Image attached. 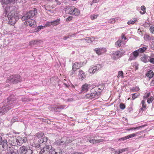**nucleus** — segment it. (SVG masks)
Here are the masks:
<instances>
[{"label":"nucleus","instance_id":"f257e3e1","mask_svg":"<svg viewBox=\"0 0 154 154\" xmlns=\"http://www.w3.org/2000/svg\"><path fill=\"white\" fill-rule=\"evenodd\" d=\"M9 8L11 10V11L9 13L8 15V23L11 25H14L18 20L19 17L17 14L15 13V11L12 10L13 9L12 7H10Z\"/></svg>","mask_w":154,"mask_h":154},{"label":"nucleus","instance_id":"f03ea898","mask_svg":"<svg viewBox=\"0 0 154 154\" xmlns=\"http://www.w3.org/2000/svg\"><path fill=\"white\" fill-rule=\"evenodd\" d=\"M15 100V99L11 98L10 97H9L8 98L7 104L6 105L4 104V106H2V108L0 109V116L3 115L7 112V110H9L14 107V106H13V105L9 106L8 105L13 103Z\"/></svg>","mask_w":154,"mask_h":154},{"label":"nucleus","instance_id":"7ed1b4c3","mask_svg":"<svg viewBox=\"0 0 154 154\" xmlns=\"http://www.w3.org/2000/svg\"><path fill=\"white\" fill-rule=\"evenodd\" d=\"M37 14V9L34 8L33 10L29 11L22 18V20L24 21L33 17H35Z\"/></svg>","mask_w":154,"mask_h":154},{"label":"nucleus","instance_id":"20e7f679","mask_svg":"<svg viewBox=\"0 0 154 154\" xmlns=\"http://www.w3.org/2000/svg\"><path fill=\"white\" fill-rule=\"evenodd\" d=\"M20 76L19 75H14L10 76L7 80L6 82H10L14 84H16L21 81Z\"/></svg>","mask_w":154,"mask_h":154},{"label":"nucleus","instance_id":"39448f33","mask_svg":"<svg viewBox=\"0 0 154 154\" xmlns=\"http://www.w3.org/2000/svg\"><path fill=\"white\" fill-rule=\"evenodd\" d=\"M21 154H33L32 150L29 147H27L25 146L21 147L20 149Z\"/></svg>","mask_w":154,"mask_h":154},{"label":"nucleus","instance_id":"423d86ee","mask_svg":"<svg viewBox=\"0 0 154 154\" xmlns=\"http://www.w3.org/2000/svg\"><path fill=\"white\" fill-rule=\"evenodd\" d=\"M21 143L22 142L19 141L18 139L14 137L10 138L8 140V143L12 146H20Z\"/></svg>","mask_w":154,"mask_h":154},{"label":"nucleus","instance_id":"0eeeda50","mask_svg":"<svg viewBox=\"0 0 154 154\" xmlns=\"http://www.w3.org/2000/svg\"><path fill=\"white\" fill-rule=\"evenodd\" d=\"M71 142L72 140L69 138L66 137H64L62 138L58 142H57V143L58 144L61 145L64 144H68Z\"/></svg>","mask_w":154,"mask_h":154},{"label":"nucleus","instance_id":"6e6552de","mask_svg":"<svg viewBox=\"0 0 154 154\" xmlns=\"http://www.w3.org/2000/svg\"><path fill=\"white\" fill-rule=\"evenodd\" d=\"M52 147L51 146L46 145L41 150L42 154H50Z\"/></svg>","mask_w":154,"mask_h":154},{"label":"nucleus","instance_id":"1a4fd4ad","mask_svg":"<svg viewBox=\"0 0 154 154\" xmlns=\"http://www.w3.org/2000/svg\"><path fill=\"white\" fill-rule=\"evenodd\" d=\"M91 93L90 96H89V95H87L86 97H91V98H98L100 95V91L97 92L95 91H94V89H92L91 91Z\"/></svg>","mask_w":154,"mask_h":154},{"label":"nucleus","instance_id":"9d476101","mask_svg":"<svg viewBox=\"0 0 154 154\" xmlns=\"http://www.w3.org/2000/svg\"><path fill=\"white\" fill-rule=\"evenodd\" d=\"M8 142L6 140H1L0 142V152L5 149L8 147Z\"/></svg>","mask_w":154,"mask_h":154},{"label":"nucleus","instance_id":"9b49d317","mask_svg":"<svg viewBox=\"0 0 154 154\" xmlns=\"http://www.w3.org/2000/svg\"><path fill=\"white\" fill-rule=\"evenodd\" d=\"M123 54V53L121 51H118L112 54V57L114 60H116L121 57Z\"/></svg>","mask_w":154,"mask_h":154},{"label":"nucleus","instance_id":"f8f14e48","mask_svg":"<svg viewBox=\"0 0 154 154\" xmlns=\"http://www.w3.org/2000/svg\"><path fill=\"white\" fill-rule=\"evenodd\" d=\"M94 51L98 55H100L105 53L106 51V49L105 48H95Z\"/></svg>","mask_w":154,"mask_h":154},{"label":"nucleus","instance_id":"ddd939ff","mask_svg":"<svg viewBox=\"0 0 154 154\" xmlns=\"http://www.w3.org/2000/svg\"><path fill=\"white\" fill-rule=\"evenodd\" d=\"M139 54V52L137 50L134 51L131 54L129 60H131L135 59L138 56Z\"/></svg>","mask_w":154,"mask_h":154},{"label":"nucleus","instance_id":"4468645a","mask_svg":"<svg viewBox=\"0 0 154 154\" xmlns=\"http://www.w3.org/2000/svg\"><path fill=\"white\" fill-rule=\"evenodd\" d=\"M8 154H18L17 150L12 146L10 147L8 149Z\"/></svg>","mask_w":154,"mask_h":154},{"label":"nucleus","instance_id":"2eb2a0df","mask_svg":"<svg viewBox=\"0 0 154 154\" xmlns=\"http://www.w3.org/2000/svg\"><path fill=\"white\" fill-rule=\"evenodd\" d=\"M36 23L35 21L33 20H29L28 21H26V24L28 26H34Z\"/></svg>","mask_w":154,"mask_h":154},{"label":"nucleus","instance_id":"dca6fc26","mask_svg":"<svg viewBox=\"0 0 154 154\" xmlns=\"http://www.w3.org/2000/svg\"><path fill=\"white\" fill-rule=\"evenodd\" d=\"M81 66V64H79L77 62H75L73 64L72 66V70L74 71H75L77 69H79Z\"/></svg>","mask_w":154,"mask_h":154},{"label":"nucleus","instance_id":"f3484780","mask_svg":"<svg viewBox=\"0 0 154 154\" xmlns=\"http://www.w3.org/2000/svg\"><path fill=\"white\" fill-rule=\"evenodd\" d=\"M78 75L79 79L83 80L86 77V75L84 72L81 70H80Z\"/></svg>","mask_w":154,"mask_h":154},{"label":"nucleus","instance_id":"a211bd4d","mask_svg":"<svg viewBox=\"0 0 154 154\" xmlns=\"http://www.w3.org/2000/svg\"><path fill=\"white\" fill-rule=\"evenodd\" d=\"M136 136L135 134H133L130 135H129L127 136H126L123 137H122L121 138H120L119 139V141H121L122 140L123 141L124 140H126L128 139L129 138H131L132 137H135Z\"/></svg>","mask_w":154,"mask_h":154},{"label":"nucleus","instance_id":"6ab92c4d","mask_svg":"<svg viewBox=\"0 0 154 154\" xmlns=\"http://www.w3.org/2000/svg\"><path fill=\"white\" fill-rule=\"evenodd\" d=\"M19 0H2V2L5 4H8L11 3H15L17 2H19Z\"/></svg>","mask_w":154,"mask_h":154},{"label":"nucleus","instance_id":"aec40b11","mask_svg":"<svg viewBox=\"0 0 154 154\" xmlns=\"http://www.w3.org/2000/svg\"><path fill=\"white\" fill-rule=\"evenodd\" d=\"M88 85L85 84L83 85L82 88V91L84 92L87 91L88 89Z\"/></svg>","mask_w":154,"mask_h":154},{"label":"nucleus","instance_id":"412c9836","mask_svg":"<svg viewBox=\"0 0 154 154\" xmlns=\"http://www.w3.org/2000/svg\"><path fill=\"white\" fill-rule=\"evenodd\" d=\"M73 14L72 15L75 16H77L79 15L80 14V11L77 8H75L74 7Z\"/></svg>","mask_w":154,"mask_h":154},{"label":"nucleus","instance_id":"4be33fe9","mask_svg":"<svg viewBox=\"0 0 154 154\" xmlns=\"http://www.w3.org/2000/svg\"><path fill=\"white\" fill-rule=\"evenodd\" d=\"M146 76L149 77V78H152L154 75V73L151 70H150L146 74Z\"/></svg>","mask_w":154,"mask_h":154},{"label":"nucleus","instance_id":"5701e85b","mask_svg":"<svg viewBox=\"0 0 154 154\" xmlns=\"http://www.w3.org/2000/svg\"><path fill=\"white\" fill-rule=\"evenodd\" d=\"M96 70H97V68L95 67V66H93L91 67L89 69V72L91 73H94Z\"/></svg>","mask_w":154,"mask_h":154},{"label":"nucleus","instance_id":"b1692460","mask_svg":"<svg viewBox=\"0 0 154 154\" xmlns=\"http://www.w3.org/2000/svg\"><path fill=\"white\" fill-rule=\"evenodd\" d=\"M142 11H143V12H142L140 11V13L141 14H143L146 13V8L145 6L143 5L141 7H140Z\"/></svg>","mask_w":154,"mask_h":154},{"label":"nucleus","instance_id":"393cba45","mask_svg":"<svg viewBox=\"0 0 154 154\" xmlns=\"http://www.w3.org/2000/svg\"><path fill=\"white\" fill-rule=\"evenodd\" d=\"M74 6H71L68 9V13L69 14L72 15L73 14Z\"/></svg>","mask_w":154,"mask_h":154},{"label":"nucleus","instance_id":"a878e982","mask_svg":"<svg viewBox=\"0 0 154 154\" xmlns=\"http://www.w3.org/2000/svg\"><path fill=\"white\" fill-rule=\"evenodd\" d=\"M60 19H57V20L51 22V24L52 25L56 26L60 23Z\"/></svg>","mask_w":154,"mask_h":154},{"label":"nucleus","instance_id":"bb28decb","mask_svg":"<svg viewBox=\"0 0 154 154\" xmlns=\"http://www.w3.org/2000/svg\"><path fill=\"white\" fill-rule=\"evenodd\" d=\"M137 20V18H134L132 20H130L127 23L128 25L131 24H134Z\"/></svg>","mask_w":154,"mask_h":154},{"label":"nucleus","instance_id":"cd10ccee","mask_svg":"<svg viewBox=\"0 0 154 154\" xmlns=\"http://www.w3.org/2000/svg\"><path fill=\"white\" fill-rule=\"evenodd\" d=\"M3 45L4 46L8 45L9 43V40L8 39H3Z\"/></svg>","mask_w":154,"mask_h":154},{"label":"nucleus","instance_id":"c85d7f7f","mask_svg":"<svg viewBox=\"0 0 154 154\" xmlns=\"http://www.w3.org/2000/svg\"><path fill=\"white\" fill-rule=\"evenodd\" d=\"M65 106H64V105L60 106H58L57 107H55V108H54V111L57 112L58 111V110H57V109H63L65 108Z\"/></svg>","mask_w":154,"mask_h":154},{"label":"nucleus","instance_id":"c756f323","mask_svg":"<svg viewBox=\"0 0 154 154\" xmlns=\"http://www.w3.org/2000/svg\"><path fill=\"white\" fill-rule=\"evenodd\" d=\"M39 40H38H38H34L33 41H32L29 42V44L30 45H34L37 44L38 42H39Z\"/></svg>","mask_w":154,"mask_h":154},{"label":"nucleus","instance_id":"7c9ffc66","mask_svg":"<svg viewBox=\"0 0 154 154\" xmlns=\"http://www.w3.org/2000/svg\"><path fill=\"white\" fill-rule=\"evenodd\" d=\"M118 18H112L109 20L108 22L110 23H115L116 20H118Z\"/></svg>","mask_w":154,"mask_h":154},{"label":"nucleus","instance_id":"2f4dec72","mask_svg":"<svg viewBox=\"0 0 154 154\" xmlns=\"http://www.w3.org/2000/svg\"><path fill=\"white\" fill-rule=\"evenodd\" d=\"M85 42L88 43H93L94 44L96 43V42L94 40H92L91 39H85Z\"/></svg>","mask_w":154,"mask_h":154},{"label":"nucleus","instance_id":"473e14b6","mask_svg":"<svg viewBox=\"0 0 154 154\" xmlns=\"http://www.w3.org/2000/svg\"><path fill=\"white\" fill-rule=\"evenodd\" d=\"M19 119L17 118V117H13L12 119H11V124H13L15 122L17 121H19Z\"/></svg>","mask_w":154,"mask_h":154},{"label":"nucleus","instance_id":"72a5a7b5","mask_svg":"<svg viewBox=\"0 0 154 154\" xmlns=\"http://www.w3.org/2000/svg\"><path fill=\"white\" fill-rule=\"evenodd\" d=\"M140 94L139 93H134L132 94V98L133 100H134L139 96Z\"/></svg>","mask_w":154,"mask_h":154},{"label":"nucleus","instance_id":"f704fd0d","mask_svg":"<svg viewBox=\"0 0 154 154\" xmlns=\"http://www.w3.org/2000/svg\"><path fill=\"white\" fill-rule=\"evenodd\" d=\"M98 16V14H93L92 15L90 16V18L91 20H94L96 19Z\"/></svg>","mask_w":154,"mask_h":154},{"label":"nucleus","instance_id":"c9c22d12","mask_svg":"<svg viewBox=\"0 0 154 154\" xmlns=\"http://www.w3.org/2000/svg\"><path fill=\"white\" fill-rule=\"evenodd\" d=\"M122 43V41L121 40H119L116 42L115 43V45L116 46H118L119 47L121 46Z\"/></svg>","mask_w":154,"mask_h":154},{"label":"nucleus","instance_id":"e433bc0d","mask_svg":"<svg viewBox=\"0 0 154 154\" xmlns=\"http://www.w3.org/2000/svg\"><path fill=\"white\" fill-rule=\"evenodd\" d=\"M45 28V26H38L36 28V31H39L41 29H43Z\"/></svg>","mask_w":154,"mask_h":154},{"label":"nucleus","instance_id":"4c0bfd02","mask_svg":"<svg viewBox=\"0 0 154 154\" xmlns=\"http://www.w3.org/2000/svg\"><path fill=\"white\" fill-rule=\"evenodd\" d=\"M146 48L145 47L141 48L137 50L138 51L140 52H143L145 50H146Z\"/></svg>","mask_w":154,"mask_h":154},{"label":"nucleus","instance_id":"58836bf2","mask_svg":"<svg viewBox=\"0 0 154 154\" xmlns=\"http://www.w3.org/2000/svg\"><path fill=\"white\" fill-rule=\"evenodd\" d=\"M44 134L42 133H38L37 134L36 136L37 137L39 138L42 137L43 136Z\"/></svg>","mask_w":154,"mask_h":154},{"label":"nucleus","instance_id":"ea45409f","mask_svg":"<svg viewBox=\"0 0 154 154\" xmlns=\"http://www.w3.org/2000/svg\"><path fill=\"white\" fill-rule=\"evenodd\" d=\"M147 57L144 56L142 57V60L143 61V62L146 63L148 62V61H149V59L148 60L147 59Z\"/></svg>","mask_w":154,"mask_h":154},{"label":"nucleus","instance_id":"a19ab883","mask_svg":"<svg viewBox=\"0 0 154 154\" xmlns=\"http://www.w3.org/2000/svg\"><path fill=\"white\" fill-rule=\"evenodd\" d=\"M22 101L23 102H24L25 103L29 101V99H28L27 98H23L22 99Z\"/></svg>","mask_w":154,"mask_h":154},{"label":"nucleus","instance_id":"79ce46f5","mask_svg":"<svg viewBox=\"0 0 154 154\" xmlns=\"http://www.w3.org/2000/svg\"><path fill=\"white\" fill-rule=\"evenodd\" d=\"M118 74H119L117 76L118 78L119 77L121 76L123 77V73L122 71H119L118 72Z\"/></svg>","mask_w":154,"mask_h":154},{"label":"nucleus","instance_id":"37998d69","mask_svg":"<svg viewBox=\"0 0 154 154\" xmlns=\"http://www.w3.org/2000/svg\"><path fill=\"white\" fill-rule=\"evenodd\" d=\"M150 31L152 33H154V25L152 26L150 28Z\"/></svg>","mask_w":154,"mask_h":154},{"label":"nucleus","instance_id":"c03bdc74","mask_svg":"<svg viewBox=\"0 0 154 154\" xmlns=\"http://www.w3.org/2000/svg\"><path fill=\"white\" fill-rule=\"evenodd\" d=\"M119 107L121 109H123L125 108V106L124 104L121 103L119 105Z\"/></svg>","mask_w":154,"mask_h":154},{"label":"nucleus","instance_id":"a18cd8bd","mask_svg":"<svg viewBox=\"0 0 154 154\" xmlns=\"http://www.w3.org/2000/svg\"><path fill=\"white\" fill-rule=\"evenodd\" d=\"M154 98L152 97H151L149 98L147 100V102L148 103H150L153 100Z\"/></svg>","mask_w":154,"mask_h":154},{"label":"nucleus","instance_id":"49530a36","mask_svg":"<svg viewBox=\"0 0 154 154\" xmlns=\"http://www.w3.org/2000/svg\"><path fill=\"white\" fill-rule=\"evenodd\" d=\"M145 94H146V95H144L143 97L144 99H146L149 97L150 95V93H145Z\"/></svg>","mask_w":154,"mask_h":154},{"label":"nucleus","instance_id":"de8ad7c7","mask_svg":"<svg viewBox=\"0 0 154 154\" xmlns=\"http://www.w3.org/2000/svg\"><path fill=\"white\" fill-rule=\"evenodd\" d=\"M75 35L74 34H69L67 37H66L65 38H69L75 37Z\"/></svg>","mask_w":154,"mask_h":154},{"label":"nucleus","instance_id":"09e8293b","mask_svg":"<svg viewBox=\"0 0 154 154\" xmlns=\"http://www.w3.org/2000/svg\"><path fill=\"white\" fill-rule=\"evenodd\" d=\"M51 152L50 154H58V153L57 152H56L55 150L53 149H52V150H51Z\"/></svg>","mask_w":154,"mask_h":154},{"label":"nucleus","instance_id":"8fccbe9b","mask_svg":"<svg viewBox=\"0 0 154 154\" xmlns=\"http://www.w3.org/2000/svg\"><path fill=\"white\" fill-rule=\"evenodd\" d=\"M51 25H52L51 22H47L44 26H45V27L47 26H50Z\"/></svg>","mask_w":154,"mask_h":154},{"label":"nucleus","instance_id":"3c124183","mask_svg":"<svg viewBox=\"0 0 154 154\" xmlns=\"http://www.w3.org/2000/svg\"><path fill=\"white\" fill-rule=\"evenodd\" d=\"M127 150V148H126L122 149H119V153H121L123 152L126 151Z\"/></svg>","mask_w":154,"mask_h":154},{"label":"nucleus","instance_id":"603ef678","mask_svg":"<svg viewBox=\"0 0 154 154\" xmlns=\"http://www.w3.org/2000/svg\"><path fill=\"white\" fill-rule=\"evenodd\" d=\"M139 89L138 87L136 88H133L131 89V90H132V91H138Z\"/></svg>","mask_w":154,"mask_h":154},{"label":"nucleus","instance_id":"864d4df0","mask_svg":"<svg viewBox=\"0 0 154 154\" xmlns=\"http://www.w3.org/2000/svg\"><path fill=\"white\" fill-rule=\"evenodd\" d=\"M89 141L90 143H97V141L94 139L90 140Z\"/></svg>","mask_w":154,"mask_h":154},{"label":"nucleus","instance_id":"5fc2aeb1","mask_svg":"<svg viewBox=\"0 0 154 154\" xmlns=\"http://www.w3.org/2000/svg\"><path fill=\"white\" fill-rule=\"evenodd\" d=\"M142 106H143V107L142 108H141L140 109L144 110V109H145L146 108V105H144V104H142Z\"/></svg>","mask_w":154,"mask_h":154},{"label":"nucleus","instance_id":"6e6d98bb","mask_svg":"<svg viewBox=\"0 0 154 154\" xmlns=\"http://www.w3.org/2000/svg\"><path fill=\"white\" fill-rule=\"evenodd\" d=\"M72 17L71 16H70L66 19V21H69V20H72Z\"/></svg>","mask_w":154,"mask_h":154},{"label":"nucleus","instance_id":"4d7b16f0","mask_svg":"<svg viewBox=\"0 0 154 154\" xmlns=\"http://www.w3.org/2000/svg\"><path fill=\"white\" fill-rule=\"evenodd\" d=\"M96 68H97H97V70H98L99 68H101V66L99 64H97L96 66L95 67Z\"/></svg>","mask_w":154,"mask_h":154},{"label":"nucleus","instance_id":"13d9d810","mask_svg":"<svg viewBox=\"0 0 154 154\" xmlns=\"http://www.w3.org/2000/svg\"><path fill=\"white\" fill-rule=\"evenodd\" d=\"M149 60V61L153 63H154V58H152L150 59V60Z\"/></svg>","mask_w":154,"mask_h":154},{"label":"nucleus","instance_id":"bf43d9fd","mask_svg":"<svg viewBox=\"0 0 154 154\" xmlns=\"http://www.w3.org/2000/svg\"><path fill=\"white\" fill-rule=\"evenodd\" d=\"M121 38H126V37L125 36V34L123 33L122 34L121 36Z\"/></svg>","mask_w":154,"mask_h":154},{"label":"nucleus","instance_id":"052dcab7","mask_svg":"<svg viewBox=\"0 0 154 154\" xmlns=\"http://www.w3.org/2000/svg\"><path fill=\"white\" fill-rule=\"evenodd\" d=\"M74 154H83V153L81 152H74Z\"/></svg>","mask_w":154,"mask_h":154},{"label":"nucleus","instance_id":"680f3d73","mask_svg":"<svg viewBox=\"0 0 154 154\" xmlns=\"http://www.w3.org/2000/svg\"><path fill=\"white\" fill-rule=\"evenodd\" d=\"M23 142H26L27 141V138L26 137H24L23 139L22 140Z\"/></svg>","mask_w":154,"mask_h":154},{"label":"nucleus","instance_id":"e2e57ef3","mask_svg":"<svg viewBox=\"0 0 154 154\" xmlns=\"http://www.w3.org/2000/svg\"><path fill=\"white\" fill-rule=\"evenodd\" d=\"M96 140L97 141V142L100 143V142H103V140H102V139H100V140Z\"/></svg>","mask_w":154,"mask_h":154},{"label":"nucleus","instance_id":"0e129e2a","mask_svg":"<svg viewBox=\"0 0 154 154\" xmlns=\"http://www.w3.org/2000/svg\"><path fill=\"white\" fill-rule=\"evenodd\" d=\"M47 140V137H44L42 140V143H43L44 141H46Z\"/></svg>","mask_w":154,"mask_h":154},{"label":"nucleus","instance_id":"69168bd1","mask_svg":"<svg viewBox=\"0 0 154 154\" xmlns=\"http://www.w3.org/2000/svg\"><path fill=\"white\" fill-rule=\"evenodd\" d=\"M73 99L72 98H70L68 99L67 100V101L68 102H71L73 101Z\"/></svg>","mask_w":154,"mask_h":154},{"label":"nucleus","instance_id":"338daca9","mask_svg":"<svg viewBox=\"0 0 154 154\" xmlns=\"http://www.w3.org/2000/svg\"><path fill=\"white\" fill-rule=\"evenodd\" d=\"M54 108H55L54 107H53L52 106H50L48 107L49 109L51 110H53V109H54Z\"/></svg>","mask_w":154,"mask_h":154},{"label":"nucleus","instance_id":"774afa93","mask_svg":"<svg viewBox=\"0 0 154 154\" xmlns=\"http://www.w3.org/2000/svg\"><path fill=\"white\" fill-rule=\"evenodd\" d=\"M149 36L147 35H144V38H149Z\"/></svg>","mask_w":154,"mask_h":154}]
</instances>
